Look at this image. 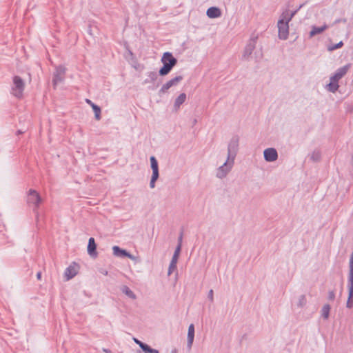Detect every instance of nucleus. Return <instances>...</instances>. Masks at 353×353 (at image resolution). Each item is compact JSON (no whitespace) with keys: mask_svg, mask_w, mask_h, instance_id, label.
I'll use <instances>...</instances> for the list:
<instances>
[{"mask_svg":"<svg viewBox=\"0 0 353 353\" xmlns=\"http://www.w3.org/2000/svg\"><path fill=\"white\" fill-rule=\"evenodd\" d=\"M350 67V64H346L338 68L334 74L330 77V83L326 85V88L329 92L334 93L338 90L339 88V81L346 74Z\"/></svg>","mask_w":353,"mask_h":353,"instance_id":"nucleus-1","label":"nucleus"},{"mask_svg":"<svg viewBox=\"0 0 353 353\" xmlns=\"http://www.w3.org/2000/svg\"><path fill=\"white\" fill-rule=\"evenodd\" d=\"M348 296L346 302L347 308L353 307V252L350 258V270L347 276Z\"/></svg>","mask_w":353,"mask_h":353,"instance_id":"nucleus-2","label":"nucleus"},{"mask_svg":"<svg viewBox=\"0 0 353 353\" xmlns=\"http://www.w3.org/2000/svg\"><path fill=\"white\" fill-rule=\"evenodd\" d=\"M286 14H288V10H285L282 13L280 17L279 20L277 23L278 31H279V38L281 40H286L288 38L289 35V23L290 21H288L286 18Z\"/></svg>","mask_w":353,"mask_h":353,"instance_id":"nucleus-3","label":"nucleus"},{"mask_svg":"<svg viewBox=\"0 0 353 353\" xmlns=\"http://www.w3.org/2000/svg\"><path fill=\"white\" fill-rule=\"evenodd\" d=\"M13 85L11 88V93L17 98H21L25 88V82L19 76L15 75L12 79Z\"/></svg>","mask_w":353,"mask_h":353,"instance_id":"nucleus-4","label":"nucleus"},{"mask_svg":"<svg viewBox=\"0 0 353 353\" xmlns=\"http://www.w3.org/2000/svg\"><path fill=\"white\" fill-rule=\"evenodd\" d=\"M42 199L40 194L33 189H30L27 196V203L29 205H33V211L35 214H38V208L41 203Z\"/></svg>","mask_w":353,"mask_h":353,"instance_id":"nucleus-5","label":"nucleus"},{"mask_svg":"<svg viewBox=\"0 0 353 353\" xmlns=\"http://www.w3.org/2000/svg\"><path fill=\"white\" fill-rule=\"evenodd\" d=\"M239 137L234 136L230 141L228 145V156L227 159L229 160L234 161L236 155L239 149Z\"/></svg>","mask_w":353,"mask_h":353,"instance_id":"nucleus-6","label":"nucleus"},{"mask_svg":"<svg viewBox=\"0 0 353 353\" xmlns=\"http://www.w3.org/2000/svg\"><path fill=\"white\" fill-rule=\"evenodd\" d=\"M258 40V35L252 34L250 39H249L248 43L246 44L244 52L243 54V57L245 59H249V57L252 54L254 50L256 48V44Z\"/></svg>","mask_w":353,"mask_h":353,"instance_id":"nucleus-7","label":"nucleus"},{"mask_svg":"<svg viewBox=\"0 0 353 353\" xmlns=\"http://www.w3.org/2000/svg\"><path fill=\"white\" fill-rule=\"evenodd\" d=\"M234 161L229 160L227 159L224 163L217 169L216 174V177L219 179H223L225 177L228 172L231 170L234 165Z\"/></svg>","mask_w":353,"mask_h":353,"instance_id":"nucleus-8","label":"nucleus"},{"mask_svg":"<svg viewBox=\"0 0 353 353\" xmlns=\"http://www.w3.org/2000/svg\"><path fill=\"white\" fill-rule=\"evenodd\" d=\"M65 74V68L63 65L56 67L53 73L52 84L55 88L58 83L63 81Z\"/></svg>","mask_w":353,"mask_h":353,"instance_id":"nucleus-9","label":"nucleus"},{"mask_svg":"<svg viewBox=\"0 0 353 353\" xmlns=\"http://www.w3.org/2000/svg\"><path fill=\"white\" fill-rule=\"evenodd\" d=\"M182 79L183 77L179 75L167 81L161 86V89L159 90V95L161 96L162 94L166 93L168 90H169L171 87L176 85Z\"/></svg>","mask_w":353,"mask_h":353,"instance_id":"nucleus-10","label":"nucleus"},{"mask_svg":"<svg viewBox=\"0 0 353 353\" xmlns=\"http://www.w3.org/2000/svg\"><path fill=\"white\" fill-rule=\"evenodd\" d=\"M263 157L267 162H273L278 159V152L274 148H269L263 151Z\"/></svg>","mask_w":353,"mask_h":353,"instance_id":"nucleus-11","label":"nucleus"},{"mask_svg":"<svg viewBox=\"0 0 353 353\" xmlns=\"http://www.w3.org/2000/svg\"><path fill=\"white\" fill-rule=\"evenodd\" d=\"M78 272V265L76 263H73L70 265L65 270L64 275L66 280L68 281L74 277Z\"/></svg>","mask_w":353,"mask_h":353,"instance_id":"nucleus-12","label":"nucleus"},{"mask_svg":"<svg viewBox=\"0 0 353 353\" xmlns=\"http://www.w3.org/2000/svg\"><path fill=\"white\" fill-rule=\"evenodd\" d=\"M113 250V254L115 256L120 257V258H129V259H133V256L128 252L126 250L122 249L120 247L117 245H114L112 248Z\"/></svg>","mask_w":353,"mask_h":353,"instance_id":"nucleus-13","label":"nucleus"},{"mask_svg":"<svg viewBox=\"0 0 353 353\" xmlns=\"http://www.w3.org/2000/svg\"><path fill=\"white\" fill-rule=\"evenodd\" d=\"M161 61L162 63H165L172 66H175L177 63V59L170 52H164Z\"/></svg>","mask_w":353,"mask_h":353,"instance_id":"nucleus-14","label":"nucleus"},{"mask_svg":"<svg viewBox=\"0 0 353 353\" xmlns=\"http://www.w3.org/2000/svg\"><path fill=\"white\" fill-rule=\"evenodd\" d=\"M88 254L93 257L96 258L98 255L97 252V244L95 243L94 239L93 237H90L88 239V244L87 248Z\"/></svg>","mask_w":353,"mask_h":353,"instance_id":"nucleus-15","label":"nucleus"},{"mask_svg":"<svg viewBox=\"0 0 353 353\" xmlns=\"http://www.w3.org/2000/svg\"><path fill=\"white\" fill-rule=\"evenodd\" d=\"M194 339V324H190L188 327V341H187V347L188 349H191L192 345L193 344Z\"/></svg>","mask_w":353,"mask_h":353,"instance_id":"nucleus-16","label":"nucleus"},{"mask_svg":"<svg viewBox=\"0 0 353 353\" xmlns=\"http://www.w3.org/2000/svg\"><path fill=\"white\" fill-rule=\"evenodd\" d=\"M206 14L210 19H215L221 15V11L218 7L212 6L207 10Z\"/></svg>","mask_w":353,"mask_h":353,"instance_id":"nucleus-17","label":"nucleus"},{"mask_svg":"<svg viewBox=\"0 0 353 353\" xmlns=\"http://www.w3.org/2000/svg\"><path fill=\"white\" fill-rule=\"evenodd\" d=\"M328 28V26L326 25V24H324L323 26H321V27H317V26H312V29L310 32V38H312L313 37H314L315 35L316 34H319L321 33H322L324 30H325L327 28Z\"/></svg>","mask_w":353,"mask_h":353,"instance_id":"nucleus-18","label":"nucleus"},{"mask_svg":"<svg viewBox=\"0 0 353 353\" xmlns=\"http://www.w3.org/2000/svg\"><path fill=\"white\" fill-rule=\"evenodd\" d=\"M186 100V94L185 93H181L180 94L177 98L175 99L174 103V110H178L180 108V106Z\"/></svg>","mask_w":353,"mask_h":353,"instance_id":"nucleus-19","label":"nucleus"},{"mask_svg":"<svg viewBox=\"0 0 353 353\" xmlns=\"http://www.w3.org/2000/svg\"><path fill=\"white\" fill-rule=\"evenodd\" d=\"M174 67V66L163 63L162 67L160 68L159 70V74L162 77L165 76L170 72V71L172 70Z\"/></svg>","mask_w":353,"mask_h":353,"instance_id":"nucleus-20","label":"nucleus"},{"mask_svg":"<svg viewBox=\"0 0 353 353\" xmlns=\"http://www.w3.org/2000/svg\"><path fill=\"white\" fill-rule=\"evenodd\" d=\"M121 291L125 294L128 297L134 300L137 299L136 294L130 290L127 285H123L121 288Z\"/></svg>","mask_w":353,"mask_h":353,"instance_id":"nucleus-21","label":"nucleus"},{"mask_svg":"<svg viewBox=\"0 0 353 353\" xmlns=\"http://www.w3.org/2000/svg\"><path fill=\"white\" fill-rule=\"evenodd\" d=\"M179 259L172 257L171 261L169 265L168 275L170 276L174 270H176V263Z\"/></svg>","mask_w":353,"mask_h":353,"instance_id":"nucleus-22","label":"nucleus"},{"mask_svg":"<svg viewBox=\"0 0 353 353\" xmlns=\"http://www.w3.org/2000/svg\"><path fill=\"white\" fill-rule=\"evenodd\" d=\"M330 311V305L329 304H325L323 306L321 310V316L324 319H327L329 318Z\"/></svg>","mask_w":353,"mask_h":353,"instance_id":"nucleus-23","label":"nucleus"},{"mask_svg":"<svg viewBox=\"0 0 353 353\" xmlns=\"http://www.w3.org/2000/svg\"><path fill=\"white\" fill-rule=\"evenodd\" d=\"M92 108L94 113L95 119L97 120H100L101 119V108L95 103H92Z\"/></svg>","mask_w":353,"mask_h":353,"instance_id":"nucleus-24","label":"nucleus"},{"mask_svg":"<svg viewBox=\"0 0 353 353\" xmlns=\"http://www.w3.org/2000/svg\"><path fill=\"white\" fill-rule=\"evenodd\" d=\"M310 160L314 162H318L321 160V152L318 150H314L310 154Z\"/></svg>","mask_w":353,"mask_h":353,"instance_id":"nucleus-25","label":"nucleus"},{"mask_svg":"<svg viewBox=\"0 0 353 353\" xmlns=\"http://www.w3.org/2000/svg\"><path fill=\"white\" fill-rule=\"evenodd\" d=\"M303 6H304V3H302V4L299 5L294 10L292 11L290 13L288 12V14H285L288 21H291L292 18L296 15V14L298 12V11L303 7Z\"/></svg>","mask_w":353,"mask_h":353,"instance_id":"nucleus-26","label":"nucleus"},{"mask_svg":"<svg viewBox=\"0 0 353 353\" xmlns=\"http://www.w3.org/2000/svg\"><path fill=\"white\" fill-rule=\"evenodd\" d=\"M150 161L152 170H159L158 161L157 159L154 156H151L150 158Z\"/></svg>","mask_w":353,"mask_h":353,"instance_id":"nucleus-27","label":"nucleus"},{"mask_svg":"<svg viewBox=\"0 0 353 353\" xmlns=\"http://www.w3.org/2000/svg\"><path fill=\"white\" fill-rule=\"evenodd\" d=\"M159 75V74L154 71L149 72L147 74V76L150 79V81L153 83L157 80Z\"/></svg>","mask_w":353,"mask_h":353,"instance_id":"nucleus-28","label":"nucleus"},{"mask_svg":"<svg viewBox=\"0 0 353 353\" xmlns=\"http://www.w3.org/2000/svg\"><path fill=\"white\" fill-rule=\"evenodd\" d=\"M306 303H307V301H306V297L305 295H301L299 298V301H298V306L300 307H303V306H305L306 305Z\"/></svg>","mask_w":353,"mask_h":353,"instance_id":"nucleus-29","label":"nucleus"},{"mask_svg":"<svg viewBox=\"0 0 353 353\" xmlns=\"http://www.w3.org/2000/svg\"><path fill=\"white\" fill-rule=\"evenodd\" d=\"M343 46V42L342 41H341L340 42H339L336 44L329 46L328 50L330 51H332V50L341 48Z\"/></svg>","mask_w":353,"mask_h":353,"instance_id":"nucleus-30","label":"nucleus"},{"mask_svg":"<svg viewBox=\"0 0 353 353\" xmlns=\"http://www.w3.org/2000/svg\"><path fill=\"white\" fill-rule=\"evenodd\" d=\"M140 348L143 352H145V353H150L152 347L149 345H148V344H146L145 343H143L141 344Z\"/></svg>","mask_w":353,"mask_h":353,"instance_id":"nucleus-31","label":"nucleus"},{"mask_svg":"<svg viewBox=\"0 0 353 353\" xmlns=\"http://www.w3.org/2000/svg\"><path fill=\"white\" fill-rule=\"evenodd\" d=\"M335 297H336V294H335V292H334V290H330V291H329V292H328V296H327V299H328L330 301H334Z\"/></svg>","mask_w":353,"mask_h":353,"instance_id":"nucleus-32","label":"nucleus"},{"mask_svg":"<svg viewBox=\"0 0 353 353\" xmlns=\"http://www.w3.org/2000/svg\"><path fill=\"white\" fill-rule=\"evenodd\" d=\"M159 177V170H153L152 171V176H151V179L152 180L157 181Z\"/></svg>","mask_w":353,"mask_h":353,"instance_id":"nucleus-33","label":"nucleus"},{"mask_svg":"<svg viewBox=\"0 0 353 353\" xmlns=\"http://www.w3.org/2000/svg\"><path fill=\"white\" fill-rule=\"evenodd\" d=\"M208 299L212 303L214 301V292L213 290H210L208 294Z\"/></svg>","mask_w":353,"mask_h":353,"instance_id":"nucleus-34","label":"nucleus"},{"mask_svg":"<svg viewBox=\"0 0 353 353\" xmlns=\"http://www.w3.org/2000/svg\"><path fill=\"white\" fill-rule=\"evenodd\" d=\"M183 235V232H181V233H180V234H179V236L178 237V244L177 245H182Z\"/></svg>","mask_w":353,"mask_h":353,"instance_id":"nucleus-35","label":"nucleus"},{"mask_svg":"<svg viewBox=\"0 0 353 353\" xmlns=\"http://www.w3.org/2000/svg\"><path fill=\"white\" fill-rule=\"evenodd\" d=\"M133 340H134V343L139 346V347H141V344L143 343L136 338H133Z\"/></svg>","mask_w":353,"mask_h":353,"instance_id":"nucleus-36","label":"nucleus"},{"mask_svg":"<svg viewBox=\"0 0 353 353\" xmlns=\"http://www.w3.org/2000/svg\"><path fill=\"white\" fill-rule=\"evenodd\" d=\"M157 181L155 180H152L150 179V187L151 188H154L155 187V183H156Z\"/></svg>","mask_w":353,"mask_h":353,"instance_id":"nucleus-37","label":"nucleus"},{"mask_svg":"<svg viewBox=\"0 0 353 353\" xmlns=\"http://www.w3.org/2000/svg\"><path fill=\"white\" fill-rule=\"evenodd\" d=\"M341 21H343V22L345 23V22H346V19H336V20L334 21V23H335V24H336V23H339L341 22Z\"/></svg>","mask_w":353,"mask_h":353,"instance_id":"nucleus-38","label":"nucleus"},{"mask_svg":"<svg viewBox=\"0 0 353 353\" xmlns=\"http://www.w3.org/2000/svg\"><path fill=\"white\" fill-rule=\"evenodd\" d=\"M179 254H180V252H176V251H175V250H174V254H173V256H173V257H174V258L179 259Z\"/></svg>","mask_w":353,"mask_h":353,"instance_id":"nucleus-39","label":"nucleus"},{"mask_svg":"<svg viewBox=\"0 0 353 353\" xmlns=\"http://www.w3.org/2000/svg\"><path fill=\"white\" fill-rule=\"evenodd\" d=\"M181 246H182V245H176V248H175V251L181 252Z\"/></svg>","mask_w":353,"mask_h":353,"instance_id":"nucleus-40","label":"nucleus"},{"mask_svg":"<svg viewBox=\"0 0 353 353\" xmlns=\"http://www.w3.org/2000/svg\"><path fill=\"white\" fill-rule=\"evenodd\" d=\"M262 57H263L262 53H261L259 56H256L255 58H256V61H259L261 59Z\"/></svg>","mask_w":353,"mask_h":353,"instance_id":"nucleus-41","label":"nucleus"},{"mask_svg":"<svg viewBox=\"0 0 353 353\" xmlns=\"http://www.w3.org/2000/svg\"><path fill=\"white\" fill-rule=\"evenodd\" d=\"M150 353H159V351L157 349L151 348Z\"/></svg>","mask_w":353,"mask_h":353,"instance_id":"nucleus-42","label":"nucleus"},{"mask_svg":"<svg viewBox=\"0 0 353 353\" xmlns=\"http://www.w3.org/2000/svg\"><path fill=\"white\" fill-rule=\"evenodd\" d=\"M37 278L38 280L41 279V272H37Z\"/></svg>","mask_w":353,"mask_h":353,"instance_id":"nucleus-43","label":"nucleus"},{"mask_svg":"<svg viewBox=\"0 0 353 353\" xmlns=\"http://www.w3.org/2000/svg\"><path fill=\"white\" fill-rule=\"evenodd\" d=\"M86 103H88L89 105H90V106L92 107V103H94L90 99H86L85 100Z\"/></svg>","mask_w":353,"mask_h":353,"instance_id":"nucleus-44","label":"nucleus"},{"mask_svg":"<svg viewBox=\"0 0 353 353\" xmlns=\"http://www.w3.org/2000/svg\"><path fill=\"white\" fill-rule=\"evenodd\" d=\"M103 352H105V353H112V352H111L110 350H108V349H105V348H103Z\"/></svg>","mask_w":353,"mask_h":353,"instance_id":"nucleus-45","label":"nucleus"},{"mask_svg":"<svg viewBox=\"0 0 353 353\" xmlns=\"http://www.w3.org/2000/svg\"><path fill=\"white\" fill-rule=\"evenodd\" d=\"M152 83V82L150 81V79L148 77L147 79H145L144 80V83Z\"/></svg>","mask_w":353,"mask_h":353,"instance_id":"nucleus-46","label":"nucleus"},{"mask_svg":"<svg viewBox=\"0 0 353 353\" xmlns=\"http://www.w3.org/2000/svg\"><path fill=\"white\" fill-rule=\"evenodd\" d=\"M161 83V81H159V82H157V83L155 85V86L154 88H152V89L154 90V88L159 87Z\"/></svg>","mask_w":353,"mask_h":353,"instance_id":"nucleus-47","label":"nucleus"},{"mask_svg":"<svg viewBox=\"0 0 353 353\" xmlns=\"http://www.w3.org/2000/svg\"><path fill=\"white\" fill-rule=\"evenodd\" d=\"M23 132H23V131H22L21 130H18L17 131V135H19V134H23Z\"/></svg>","mask_w":353,"mask_h":353,"instance_id":"nucleus-48","label":"nucleus"},{"mask_svg":"<svg viewBox=\"0 0 353 353\" xmlns=\"http://www.w3.org/2000/svg\"><path fill=\"white\" fill-rule=\"evenodd\" d=\"M171 353H177V350L176 349H173L172 351H171Z\"/></svg>","mask_w":353,"mask_h":353,"instance_id":"nucleus-49","label":"nucleus"},{"mask_svg":"<svg viewBox=\"0 0 353 353\" xmlns=\"http://www.w3.org/2000/svg\"><path fill=\"white\" fill-rule=\"evenodd\" d=\"M104 275H107L108 274V271H104L103 272H102Z\"/></svg>","mask_w":353,"mask_h":353,"instance_id":"nucleus-50","label":"nucleus"}]
</instances>
